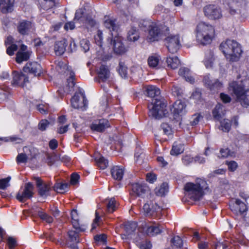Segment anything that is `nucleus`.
<instances>
[{
	"mask_svg": "<svg viewBox=\"0 0 249 249\" xmlns=\"http://www.w3.org/2000/svg\"><path fill=\"white\" fill-rule=\"evenodd\" d=\"M87 100L84 94L76 93L71 99V105L74 108H83L87 106Z\"/></svg>",
	"mask_w": 249,
	"mask_h": 249,
	"instance_id": "obj_14",
	"label": "nucleus"
},
{
	"mask_svg": "<svg viewBox=\"0 0 249 249\" xmlns=\"http://www.w3.org/2000/svg\"><path fill=\"white\" fill-rule=\"evenodd\" d=\"M166 62L168 66L173 69L177 68L180 64L179 60L177 57H168L167 58Z\"/></svg>",
	"mask_w": 249,
	"mask_h": 249,
	"instance_id": "obj_32",
	"label": "nucleus"
},
{
	"mask_svg": "<svg viewBox=\"0 0 249 249\" xmlns=\"http://www.w3.org/2000/svg\"><path fill=\"white\" fill-rule=\"evenodd\" d=\"M112 178L117 180H121L124 176V168L119 166H115L111 170Z\"/></svg>",
	"mask_w": 249,
	"mask_h": 249,
	"instance_id": "obj_23",
	"label": "nucleus"
},
{
	"mask_svg": "<svg viewBox=\"0 0 249 249\" xmlns=\"http://www.w3.org/2000/svg\"><path fill=\"white\" fill-rule=\"evenodd\" d=\"M49 122L47 120H41L38 124V128L41 131L45 130L49 124Z\"/></svg>",
	"mask_w": 249,
	"mask_h": 249,
	"instance_id": "obj_63",
	"label": "nucleus"
},
{
	"mask_svg": "<svg viewBox=\"0 0 249 249\" xmlns=\"http://www.w3.org/2000/svg\"><path fill=\"white\" fill-rule=\"evenodd\" d=\"M34 186L31 182L25 184L22 191H19L16 196L17 199L20 202H24L28 199L31 198L33 195Z\"/></svg>",
	"mask_w": 249,
	"mask_h": 249,
	"instance_id": "obj_10",
	"label": "nucleus"
},
{
	"mask_svg": "<svg viewBox=\"0 0 249 249\" xmlns=\"http://www.w3.org/2000/svg\"><path fill=\"white\" fill-rule=\"evenodd\" d=\"M165 44L168 51L172 53H176L180 47L179 36L178 35L171 36L165 39Z\"/></svg>",
	"mask_w": 249,
	"mask_h": 249,
	"instance_id": "obj_13",
	"label": "nucleus"
},
{
	"mask_svg": "<svg viewBox=\"0 0 249 249\" xmlns=\"http://www.w3.org/2000/svg\"><path fill=\"white\" fill-rule=\"evenodd\" d=\"M131 196H136L139 197H143L146 194L148 193L149 188L144 183H135L132 184Z\"/></svg>",
	"mask_w": 249,
	"mask_h": 249,
	"instance_id": "obj_15",
	"label": "nucleus"
},
{
	"mask_svg": "<svg viewBox=\"0 0 249 249\" xmlns=\"http://www.w3.org/2000/svg\"><path fill=\"white\" fill-rule=\"evenodd\" d=\"M30 57L28 52H22L20 51H18L16 54V61L18 63L20 64L23 61H27Z\"/></svg>",
	"mask_w": 249,
	"mask_h": 249,
	"instance_id": "obj_33",
	"label": "nucleus"
},
{
	"mask_svg": "<svg viewBox=\"0 0 249 249\" xmlns=\"http://www.w3.org/2000/svg\"><path fill=\"white\" fill-rule=\"evenodd\" d=\"M127 68L124 63L120 62L119 63V68L118 72L122 77H126L127 73Z\"/></svg>",
	"mask_w": 249,
	"mask_h": 249,
	"instance_id": "obj_49",
	"label": "nucleus"
},
{
	"mask_svg": "<svg viewBox=\"0 0 249 249\" xmlns=\"http://www.w3.org/2000/svg\"><path fill=\"white\" fill-rule=\"evenodd\" d=\"M171 243L177 248H181L183 245L182 239L178 236L174 237L171 240Z\"/></svg>",
	"mask_w": 249,
	"mask_h": 249,
	"instance_id": "obj_50",
	"label": "nucleus"
},
{
	"mask_svg": "<svg viewBox=\"0 0 249 249\" xmlns=\"http://www.w3.org/2000/svg\"><path fill=\"white\" fill-rule=\"evenodd\" d=\"M110 126L108 120L103 119L95 121L90 125V128L93 131L99 132H103Z\"/></svg>",
	"mask_w": 249,
	"mask_h": 249,
	"instance_id": "obj_18",
	"label": "nucleus"
},
{
	"mask_svg": "<svg viewBox=\"0 0 249 249\" xmlns=\"http://www.w3.org/2000/svg\"><path fill=\"white\" fill-rule=\"evenodd\" d=\"M11 178L8 177L5 178L0 179V189L4 190L10 185L9 181Z\"/></svg>",
	"mask_w": 249,
	"mask_h": 249,
	"instance_id": "obj_54",
	"label": "nucleus"
},
{
	"mask_svg": "<svg viewBox=\"0 0 249 249\" xmlns=\"http://www.w3.org/2000/svg\"><path fill=\"white\" fill-rule=\"evenodd\" d=\"M184 150L183 145L180 143L175 142L170 151L172 155H178L182 153Z\"/></svg>",
	"mask_w": 249,
	"mask_h": 249,
	"instance_id": "obj_30",
	"label": "nucleus"
},
{
	"mask_svg": "<svg viewBox=\"0 0 249 249\" xmlns=\"http://www.w3.org/2000/svg\"><path fill=\"white\" fill-rule=\"evenodd\" d=\"M7 244L10 249H13L17 245L16 239L13 237H8Z\"/></svg>",
	"mask_w": 249,
	"mask_h": 249,
	"instance_id": "obj_61",
	"label": "nucleus"
},
{
	"mask_svg": "<svg viewBox=\"0 0 249 249\" xmlns=\"http://www.w3.org/2000/svg\"><path fill=\"white\" fill-rule=\"evenodd\" d=\"M224 2L229 6V12L231 15H244L247 11L246 0H224Z\"/></svg>",
	"mask_w": 249,
	"mask_h": 249,
	"instance_id": "obj_6",
	"label": "nucleus"
},
{
	"mask_svg": "<svg viewBox=\"0 0 249 249\" xmlns=\"http://www.w3.org/2000/svg\"><path fill=\"white\" fill-rule=\"evenodd\" d=\"M152 23H155L148 19H141L139 21V26L142 29H145L147 27L149 29L151 27Z\"/></svg>",
	"mask_w": 249,
	"mask_h": 249,
	"instance_id": "obj_48",
	"label": "nucleus"
},
{
	"mask_svg": "<svg viewBox=\"0 0 249 249\" xmlns=\"http://www.w3.org/2000/svg\"><path fill=\"white\" fill-rule=\"evenodd\" d=\"M159 57L157 56L152 55L148 59V64L150 67H156L159 63Z\"/></svg>",
	"mask_w": 249,
	"mask_h": 249,
	"instance_id": "obj_45",
	"label": "nucleus"
},
{
	"mask_svg": "<svg viewBox=\"0 0 249 249\" xmlns=\"http://www.w3.org/2000/svg\"><path fill=\"white\" fill-rule=\"evenodd\" d=\"M36 186L38 188V193L41 196H46L49 195L50 187L47 184H42L41 180L38 177H35Z\"/></svg>",
	"mask_w": 249,
	"mask_h": 249,
	"instance_id": "obj_19",
	"label": "nucleus"
},
{
	"mask_svg": "<svg viewBox=\"0 0 249 249\" xmlns=\"http://www.w3.org/2000/svg\"><path fill=\"white\" fill-rule=\"evenodd\" d=\"M244 74L243 76L238 75L237 80L230 82L228 89L231 96L235 97L236 102H239L242 107H247L249 106V78L246 71Z\"/></svg>",
	"mask_w": 249,
	"mask_h": 249,
	"instance_id": "obj_1",
	"label": "nucleus"
},
{
	"mask_svg": "<svg viewBox=\"0 0 249 249\" xmlns=\"http://www.w3.org/2000/svg\"><path fill=\"white\" fill-rule=\"evenodd\" d=\"M137 245L141 249H149L152 247V245L150 242L147 240L137 242Z\"/></svg>",
	"mask_w": 249,
	"mask_h": 249,
	"instance_id": "obj_51",
	"label": "nucleus"
},
{
	"mask_svg": "<svg viewBox=\"0 0 249 249\" xmlns=\"http://www.w3.org/2000/svg\"><path fill=\"white\" fill-rule=\"evenodd\" d=\"M18 49V46L15 44H12L8 46L7 48L6 53L9 55H12L14 53V52Z\"/></svg>",
	"mask_w": 249,
	"mask_h": 249,
	"instance_id": "obj_60",
	"label": "nucleus"
},
{
	"mask_svg": "<svg viewBox=\"0 0 249 249\" xmlns=\"http://www.w3.org/2000/svg\"><path fill=\"white\" fill-rule=\"evenodd\" d=\"M85 26L88 29L92 28L95 25V21L91 18H87L85 21Z\"/></svg>",
	"mask_w": 249,
	"mask_h": 249,
	"instance_id": "obj_64",
	"label": "nucleus"
},
{
	"mask_svg": "<svg viewBox=\"0 0 249 249\" xmlns=\"http://www.w3.org/2000/svg\"><path fill=\"white\" fill-rule=\"evenodd\" d=\"M227 241L223 242H218L214 245V249H229Z\"/></svg>",
	"mask_w": 249,
	"mask_h": 249,
	"instance_id": "obj_57",
	"label": "nucleus"
},
{
	"mask_svg": "<svg viewBox=\"0 0 249 249\" xmlns=\"http://www.w3.org/2000/svg\"><path fill=\"white\" fill-rule=\"evenodd\" d=\"M69 184L66 183H57L53 186L54 190L57 193H64L68 188Z\"/></svg>",
	"mask_w": 249,
	"mask_h": 249,
	"instance_id": "obj_39",
	"label": "nucleus"
},
{
	"mask_svg": "<svg viewBox=\"0 0 249 249\" xmlns=\"http://www.w3.org/2000/svg\"><path fill=\"white\" fill-rule=\"evenodd\" d=\"M223 106L220 104H217L213 111V115L215 119L219 120L221 118Z\"/></svg>",
	"mask_w": 249,
	"mask_h": 249,
	"instance_id": "obj_38",
	"label": "nucleus"
},
{
	"mask_svg": "<svg viewBox=\"0 0 249 249\" xmlns=\"http://www.w3.org/2000/svg\"><path fill=\"white\" fill-rule=\"evenodd\" d=\"M17 29L19 34L23 36L28 35L33 29V25L29 20H22L18 23Z\"/></svg>",
	"mask_w": 249,
	"mask_h": 249,
	"instance_id": "obj_16",
	"label": "nucleus"
},
{
	"mask_svg": "<svg viewBox=\"0 0 249 249\" xmlns=\"http://www.w3.org/2000/svg\"><path fill=\"white\" fill-rule=\"evenodd\" d=\"M23 70L25 72L32 73L35 76H39L42 73L40 65L35 62L27 63Z\"/></svg>",
	"mask_w": 249,
	"mask_h": 249,
	"instance_id": "obj_17",
	"label": "nucleus"
},
{
	"mask_svg": "<svg viewBox=\"0 0 249 249\" xmlns=\"http://www.w3.org/2000/svg\"><path fill=\"white\" fill-rule=\"evenodd\" d=\"M231 126V122L228 119H224L221 122L220 129L224 132H229Z\"/></svg>",
	"mask_w": 249,
	"mask_h": 249,
	"instance_id": "obj_47",
	"label": "nucleus"
},
{
	"mask_svg": "<svg viewBox=\"0 0 249 249\" xmlns=\"http://www.w3.org/2000/svg\"><path fill=\"white\" fill-rule=\"evenodd\" d=\"M104 26L105 27L108 29L110 32H114L113 35L118 34L117 30L118 29V26L116 23V20L114 19H111L110 18L106 19L104 21Z\"/></svg>",
	"mask_w": 249,
	"mask_h": 249,
	"instance_id": "obj_26",
	"label": "nucleus"
},
{
	"mask_svg": "<svg viewBox=\"0 0 249 249\" xmlns=\"http://www.w3.org/2000/svg\"><path fill=\"white\" fill-rule=\"evenodd\" d=\"M125 231L128 234L132 233L136 229L137 225L134 222H129L125 225Z\"/></svg>",
	"mask_w": 249,
	"mask_h": 249,
	"instance_id": "obj_41",
	"label": "nucleus"
},
{
	"mask_svg": "<svg viewBox=\"0 0 249 249\" xmlns=\"http://www.w3.org/2000/svg\"><path fill=\"white\" fill-rule=\"evenodd\" d=\"M166 107V104L164 99H153L151 103L148 106L149 115L156 119H160L167 114Z\"/></svg>",
	"mask_w": 249,
	"mask_h": 249,
	"instance_id": "obj_5",
	"label": "nucleus"
},
{
	"mask_svg": "<svg viewBox=\"0 0 249 249\" xmlns=\"http://www.w3.org/2000/svg\"><path fill=\"white\" fill-rule=\"evenodd\" d=\"M139 38V34L136 28L132 27L127 34V39L131 41H137Z\"/></svg>",
	"mask_w": 249,
	"mask_h": 249,
	"instance_id": "obj_31",
	"label": "nucleus"
},
{
	"mask_svg": "<svg viewBox=\"0 0 249 249\" xmlns=\"http://www.w3.org/2000/svg\"><path fill=\"white\" fill-rule=\"evenodd\" d=\"M55 3V0H43L41 6L43 9L47 10L53 7Z\"/></svg>",
	"mask_w": 249,
	"mask_h": 249,
	"instance_id": "obj_44",
	"label": "nucleus"
},
{
	"mask_svg": "<svg viewBox=\"0 0 249 249\" xmlns=\"http://www.w3.org/2000/svg\"><path fill=\"white\" fill-rule=\"evenodd\" d=\"M146 94L147 96L153 99H161L160 96V90L154 86H148L146 88Z\"/></svg>",
	"mask_w": 249,
	"mask_h": 249,
	"instance_id": "obj_24",
	"label": "nucleus"
},
{
	"mask_svg": "<svg viewBox=\"0 0 249 249\" xmlns=\"http://www.w3.org/2000/svg\"><path fill=\"white\" fill-rule=\"evenodd\" d=\"M185 108L186 105L184 103L180 100H178L175 102L171 110L175 116L181 115L185 112Z\"/></svg>",
	"mask_w": 249,
	"mask_h": 249,
	"instance_id": "obj_20",
	"label": "nucleus"
},
{
	"mask_svg": "<svg viewBox=\"0 0 249 249\" xmlns=\"http://www.w3.org/2000/svg\"><path fill=\"white\" fill-rule=\"evenodd\" d=\"M162 35V33L160 26L156 23H152L148 29L146 40L150 42L158 41L160 39Z\"/></svg>",
	"mask_w": 249,
	"mask_h": 249,
	"instance_id": "obj_11",
	"label": "nucleus"
},
{
	"mask_svg": "<svg viewBox=\"0 0 249 249\" xmlns=\"http://www.w3.org/2000/svg\"><path fill=\"white\" fill-rule=\"evenodd\" d=\"M28 156L24 153H20L18 154L17 157V161L18 162L25 163L27 161Z\"/></svg>",
	"mask_w": 249,
	"mask_h": 249,
	"instance_id": "obj_59",
	"label": "nucleus"
},
{
	"mask_svg": "<svg viewBox=\"0 0 249 249\" xmlns=\"http://www.w3.org/2000/svg\"><path fill=\"white\" fill-rule=\"evenodd\" d=\"M214 61L213 53L210 51L205 53L204 64L207 68H211L213 66Z\"/></svg>",
	"mask_w": 249,
	"mask_h": 249,
	"instance_id": "obj_29",
	"label": "nucleus"
},
{
	"mask_svg": "<svg viewBox=\"0 0 249 249\" xmlns=\"http://www.w3.org/2000/svg\"><path fill=\"white\" fill-rule=\"evenodd\" d=\"M97 166L101 169H105L108 166V161L104 157L101 156L99 158L95 159Z\"/></svg>",
	"mask_w": 249,
	"mask_h": 249,
	"instance_id": "obj_37",
	"label": "nucleus"
},
{
	"mask_svg": "<svg viewBox=\"0 0 249 249\" xmlns=\"http://www.w3.org/2000/svg\"><path fill=\"white\" fill-rule=\"evenodd\" d=\"M80 46L85 53L89 49L90 43L87 39H83L80 41Z\"/></svg>",
	"mask_w": 249,
	"mask_h": 249,
	"instance_id": "obj_53",
	"label": "nucleus"
},
{
	"mask_svg": "<svg viewBox=\"0 0 249 249\" xmlns=\"http://www.w3.org/2000/svg\"><path fill=\"white\" fill-rule=\"evenodd\" d=\"M15 0H0V8L2 13L10 12L13 10Z\"/></svg>",
	"mask_w": 249,
	"mask_h": 249,
	"instance_id": "obj_21",
	"label": "nucleus"
},
{
	"mask_svg": "<svg viewBox=\"0 0 249 249\" xmlns=\"http://www.w3.org/2000/svg\"><path fill=\"white\" fill-rule=\"evenodd\" d=\"M202 116L199 114H195L192 116L190 121V124L192 125H196L200 121Z\"/></svg>",
	"mask_w": 249,
	"mask_h": 249,
	"instance_id": "obj_58",
	"label": "nucleus"
},
{
	"mask_svg": "<svg viewBox=\"0 0 249 249\" xmlns=\"http://www.w3.org/2000/svg\"><path fill=\"white\" fill-rule=\"evenodd\" d=\"M205 16L210 19H217L222 17L220 8L215 5L210 4L203 8Z\"/></svg>",
	"mask_w": 249,
	"mask_h": 249,
	"instance_id": "obj_9",
	"label": "nucleus"
},
{
	"mask_svg": "<svg viewBox=\"0 0 249 249\" xmlns=\"http://www.w3.org/2000/svg\"><path fill=\"white\" fill-rule=\"evenodd\" d=\"M37 212L38 216L42 220L46 221L48 223H51L53 222V217L46 213L40 210H38Z\"/></svg>",
	"mask_w": 249,
	"mask_h": 249,
	"instance_id": "obj_43",
	"label": "nucleus"
},
{
	"mask_svg": "<svg viewBox=\"0 0 249 249\" xmlns=\"http://www.w3.org/2000/svg\"><path fill=\"white\" fill-rule=\"evenodd\" d=\"M94 239L96 242L102 243L104 245L107 243V236L105 234L95 236Z\"/></svg>",
	"mask_w": 249,
	"mask_h": 249,
	"instance_id": "obj_56",
	"label": "nucleus"
},
{
	"mask_svg": "<svg viewBox=\"0 0 249 249\" xmlns=\"http://www.w3.org/2000/svg\"><path fill=\"white\" fill-rule=\"evenodd\" d=\"M220 49L230 61H236L242 52L240 45L233 40L228 39L221 43Z\"/></svg>",
	"mask_w": 249,
	"mask_h": 249,
	"instance_id": "obj_3",
	"label": "nucleus"
},
{
	"mask_svg": "<svg viewBox=\"0 0 249 249\" xmlns=\"http://www.w3.org/2000/svg\"><path fill=\"white\" fill-rule=\"evenodd\" d=\"M26 75L23 73H19L17 72L13 73V77L12 84L14 85H18L22 79H25Z\"/></svg>",
	"mask_w": 249,
	"mask_h": 249,
	"instance_id": "obj_34",
	"label": "nucleus"
},
{
	"mask_svg": "<svg viewBox=\"0 0 249 249\" xmlns=\"http://www.w3.org/2000/svg\"><path fill=\"white\" fill-rule=\"evenodd\" d=\"M98 74L100 80L103 82L106 81L110 76L109 71L108 68L105 65L100 66Z\"/></svg>",
	"mask_w": 249,
	"mask_h": 249,
	"instance_id": "obj_25",
	"label": "nucleus"
},
{
	"mask_svg": "<svg viewBox=\"0 0 249 249\" xmlns=\"http://www.w3.org/2000/svg\"><path fill=\"white\" fill-rule=\"evenodd\" d=\"M144 214L147 216H154L160 218L162 215V209L153 200H149L143 207Z\"/></svg>",
	"mask_w": 249,
	"mask_h": 249,
	"instance_id": "obj_7",
	"label": "nucleus"
},
{
	"mask_svg": "<svg viewBox=\"0 0 249 249\" xmlns=\"http://www.w3.org/2000/svg\"><path fill=\"white\" fill-rule=\"evenodd\" d=\"M67 45V41L65 39L56 42L54 46L55 54L57 55H62L66 51Z\"/></svg>",
	"mask_w": 249,
	"mask_h": 249,
	"instance_id": "obj_22",
	"label": "nucleus"
},
{
	"mask_svg": "<svg viewBox=\"0 0 249 249\" xmlns=\"http://www.w3.org/2000/svg\"><path fill=\"white\" fill-rule=\"evenodd\" d=\"M178 74L181 76L183 77L186 81L190 83H194L195 82L194 78L190 75V70L186 68H181L179 70Z\"/></svg>",
	"mask_w": 249,
	"mask_h": 249,
	"instance_id": "obj_27",
	"label": "nucleus"
},
{
	"mask_svg": "<svg viewBox=\"0 0 249 249\" xmlns=\"http://www.w3.org/2000/svg\"><path fill=\"white\" fill-rule=\"evenodd\" d=\"M69 240L71 243L77 244L79 243V234L78 232L74 231H70L68 232Z\"/></svg>",
	"mask_w": 249,
	"mask_h": 249,
	"instance_id": "obj_36",
	"label": "nucleus"
},
{
	"mask_svg": "<svg viewBox=\"0 0 249 249\" xmlns=\"http://www.w3.org/2000/svg\"><path fill=\"white\" fill-rule=\"evenodd\" d=\"M163 228L161 226H151L146 229V233L149 236H155L163 231Z\"/></svg>",
	"mask_w": 249,
	"mask_h": 249,
	"instance_id": "obj_28",
	"label": "nucleus"
},
{
	"mask_svg": "<svg viewBox=\"0 0 249 249\" xmlns=\"http://www.w3.org/2000/svg\"><path fill=\"white\" fill-rule=\"evenodd\" d=\"M107 210L108 213H112L115 211L117 208V202L114 198L112 197L108 199L107 204Z\"/></svg>",
	"mask_w": 249,
	"mask_h": 249,
	"instance_id": "obj_42",
	"label": "nucleus"
},
{
	"mask_svg": "<svg viewBox=\"0 0 249 249\" xmlns=\"http://www.w3.org/2000/svg\"><path fill=\"white\" fill-rule=\"evenodd\" d=\"M226 163L228 165L229 170L231 172H234L237 168L238 164L235 161H226Z\"/></svg>",
	"mask_w": 249,
	"mask_h": 249,
	"instance_id": "obj_55",
	"label": "nucleus"
},
{
	"mask_svg": "<svg viewBox=\"0 0 249 249\" xmlns=\"http://www.w3.org/2000/svg\"><path fill=\"white\" fill-rule=\"evenodd\" d=\"M112 38L110 39V43L113 44V50L117 54H122L125 52L126 48L123 44V38L119 36L118 34L113 35V33L111 34Z\"/></svg>",
	"mask_w": 249,
	"mask_h": 249,
	"instance_id": "obj_12",
	"label": "nucleus"
},
{
	"mask_svg": "<svg viewBox=\"0 0 249 249\" xmlns=\"http://www.w3.org/2000/svg\"><path fill=\"white\" fill-rule=\"evenodd\" d=\"M66 69L67 72L69 73L70 74V78L68 79V86L70 88H72L74 86V82L73 81L74 77V73L69 68L66 66L64 65V69ZM65 73L66 71L65 72Z\"/></svg>",
	"mask_w": 249,
	"mask_h": 249,
	"instance_id": "obj_40",
	"label": "nucleus"
},
{
	"mask_svg": "<svg viewBox=\"0 0 249 249\" xmlns=\"http://www.w3.org/2000/svg\"><path fill=\"white\" fill-rule=\"evenodd\" d=\"M95 40L97 45H102V41L103 40V33L100 30H98L96 35L95 36Z\"/></svg>",
	"mask_w": 249,
	"mask_h": 249,
	"instance_id": "obj_62",
	"label": "nucleus"
},
{
	"mask_svg": "<svg viewBox=\"0 0 249 249\" xmlns=\"http://www.w3.org/2000/svg\"><path fill=\"white\" fill-rule=\"evenodd\" d=\"M160 128L163 131L164 134L166 135H170L172 134V129L168 124L163 123L160 125Z\"/></svg>",
	"mask_w": 249,
	"mask_h": 249,
	"instance_id": "obj_46",
	"label": "nucleus"
},
{
	"mask_svg": "<svg viewBox=\"0 0 249 249\" xmlns=\"http://www.w3.org/2000/svg\"><path fill=\"white\" fill-rule=\"evenodd\" d=\"M168 186L166 183H163L158 187L156 188L155 191L156 194L158 196H163L168 192Z\"/></svg>",
	"mask_w": 249,
	"mask_h": 249,
	"instance_id": "obj_35",
	"label": "nucleus"
},
{
	"mask_svg": "<svg viewBox=\"0 0 249 249\" xmlns=\"http://www.w3.org/2000/svg\"><path fill=\"white\" fill-rule=\"evenodd\" d=\"M223 85V84L221 82H220L218 80L216 79L212 83V85L209 89L211 90H215L222 88Z\"/></svg>",
	"mask_w": 249,
	"mask_h": 249,
	"instance_id": "obj_52",
	"label": "nucleus"
},
{
	"mask_svg": "<svg viewBox=\"0 0 249 249\" xmlns=\"http://www.w3.org/2000/svg\"><path fill=\"white\" fill-rule=\"evenodd\" d=\"M207 188L206 182L204 180L196 184L188 182L184 187L186 195L194 200H199L204 195V190Z\"/></svg>",
	"mask_w": 249,
	"mask_h": 249,
	"instance_id": "obj_4",
	"label": "nucleus"
},
{
	"mask_svg": "<svg viewBox=\"0 0 249 249\" xmlns=\"http://www.w3.org/2000/svg\"><path fill=\"white\" fill-rule=\"evenodd\" d=\"M231 210L236 215H241L247 211L246 204L239 199L232 198L230 202Z\"/></svg>",
	"mask_w": 249,
	"mask_h": 249,
	"instance_id": "obj_8",
	"label": "nucleus"
},
{
	"mask_svg": "<svg viewBox=\"0 0 249 249\" xmlns=\"http://www.w3.org/2000/svg\"><path fill=\"white\" fill-rule=\"evenodd\" d=\"M215 30L210 24L201 22L199 23L196 29V36L197 41L203 45L210 44L214 37Z\"/></svg>",
	"mask_w": 249,
	"mask_h": 249,
	"instance_id": "obj_2",
	"label": "nucleus"
}]
</instances>
